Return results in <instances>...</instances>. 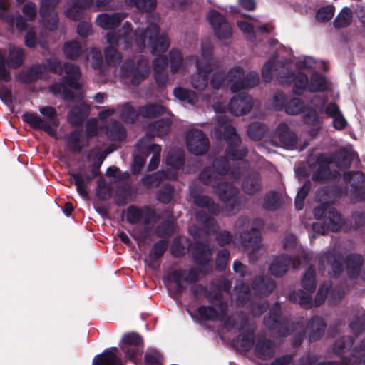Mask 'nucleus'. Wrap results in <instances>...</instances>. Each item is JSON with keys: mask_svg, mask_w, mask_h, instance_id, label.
<instances>
[{"mask_svg": "<svg viewBox=\"0 0 365 365\" xmlns=\"http://www.w3.org/2000/svg\"><path fill=\"white\" fill-rule=\"evenodd\" d=\"M135 43L136 48L139 51L144 49L148 45L151 53L157 56L153 62L155 79L160 85L165 83L167 77L163 75L161 76V73L167 67L168 60L163 54L169 47V39L164 34H159L158 27L155 23H150L145 29H138L135 31Z\"/></svg>", "mask_w": 365, "mask_h": 365, "instance_id": "obj_1", "label": "nucleus"}, {"mask_svg": "<svg viewBox=\"0 0 365 365\" xmlns=\"http://www.w3.org/2000/svg\"><path fill=\"white\" fill-rule=\"evenodd\" d=\"M104 38L110 45L104 50L106 63L113 66L118 65L122 59L121 54L118 51L116 46H122L128 49L133 45L135 46V32H132L131 24L125 21L118 31L107 32Z\"/></svg>", "mask_w": 365, "mask_h": 365, "instance_id": "obj_2", "label": "nucleus"}, {"mask_svg": "<svg viewBox=\"0 0 365 365\" xmlns=\"http://www.w3.org/2000/svg\"><path fill=\"white\" fill-rule=\"evenodd\" d=\"M226 160H220L212 167L205 168L200 175V180L205 184L215 187L216 192L221 201L226 203L235 201L234 198L238 193L237 187L227 182L218 183L222 176L226 173Z\"/></svg>", "mask_w": 365, "mask_h": 365, "instance_id": "obj_3", "label": "nucleus"}, {"mask_svg": "<svg viewBox=\"0 0 365 365\" xmlns=\"http://www.w3.org/2000/svg\"><path fill=\"white\" fill-rule=\"evenodd\" d=\"M301 283L303 289L292 293L290 297L291 299L299 303L304 308H311L314 304L312 293L315 290L316 287L314 268L309 267L306 271L302 277ZM330 287L329 282L324 283L320 286L314 300L316 305H320L324 302Z\"/></svg>", "mask_w": 365, "mask_h": 365, "instance_id": "obj_4", "label": "nucleus"}, {"mask_svg": "<svg viewBox=\"0 0 365 365\" xmlns=\"http://www.w3.org/2000/svg\"><path fill=\"white\" fill-rule=\"evenodd\" d=\"M262 226L263 222L261 220H255L252 222L250 231L246 232L245 231L250 227V222L247 217H240L235 223V230L240 234V243L245 248L250 257L255 252L262 247L259 230Z\"/></svg>", "mask_w": 365, "mask_h": 365, "instance_id": "obj_5", "label": "nucleus"}, {"mask_svg": "<svg viewBox=\"0 0 365 365\" xmlns=\"http://www.w3.org/2000/svg\"><path fill=\"white\" fill-rule=\"evenodd\" d=\"M39 112L43 118L39 117L37 114L26 113L22 115V119L32 128L43 130L51 136L56 137V128L59 125V122L55 108L43 106L39 108Z\"/></svg>", "mask_w": 365, "mask_h": 365, "instance_id": "obj_6", "label": "nucleus"}, {"mask_svg": "<svg viewBox=\"0 0 365 365\" xmlns=\"http://www.w3.org/2000/svg\"><path fill=\"white\" fill-rule=\"evenodd\" d=\"M214 135L217 138H223L228 142L227 155L232 160L241 159L245 155V150H237L236 147L240 143V138L235 129L227 123L224 116L217 118V125L215 128Z\"/></svg>", "mask_w": 365, "mask_h": 365, "instance_id": "obj_7", "label": "nucleus"}, {"mask_svg": "<svg viewBox=\"0 0 365 365\" xmlns=\"http://www.w3.org/2000/svg\"><path fill=\"white\" fill-rule=\"evenodd\" d=\"M226 81L232 92L235 93L257 86L259 76L256 72H250L245 75L240 66H234L227 73Z\"/></svg>", "mask_w": 365, "mask_h": 365, "instance_id": "obj_8", "label": "nucleus"}, {"mask_svg": "<svg viewBox=\"0 0 365 365\" xmlns=\"http://www.w3.org/2000/svg\"><path fill=\"white\" fill-rule=\"evenodd\" d=\"M311 92L324 91L329 89L330 85L326 78L319 73H314L308 84V78L299 73L294 78V93L302 94L306 88Z\"/></svg>", "mask_w": 365, "mask_h": 365, "instance_id": "obj_9", "label": "nucleus"}, {"mask_svg": "<svg viewBox=\"0 0 365 365\" xmlns=\"http://www.w3.org/2000/svg\"><path fill=\"white\" fill-rule=\"evenodd\" d=\"M194 61L196 72L192 75L190 83L198 91L204 90L207 86V76L214 68V63L211 61H199V57L193 55L189 58L187 62Z\"/></svg>", "mask_w": 365, "mask_h": 365, "instance_id": "obj_10", "label": "nucleus"}, {"mask_svg": "<svg viewBox=\"0 0 365 365\" xmlns=\"http://www.w3.org/2000/svg\"><path fill=\"white\" fill-rule=\"evenodd\" d=\"M183 153L180 150L171 151L168 154L166 160L168 165L170 166L175 170L181 168L183 165ZM163 176L164 178L174 179L177 176L176 171L168 173L164 172L155 173L154 175L147 177L145 182L150 185L157 186L160 183V180L163 179Z\"/></svg>", "mask_w": 365, "mask_h": 365, "instance_id": "obj_11", "label": "nucleus"}, {"mask_svg": "<svg viewBox=\"0 0 365 365\" xmlns=\"http://www.w3.org/2000/svg\"><path fill=\"white\" fill-rule=\"evenodd\" d=\"M78 1H73L66 4L64 13L68 18L75 20L80 19L83 9L93 4L103 9H113L109 5L112 0H78Z\"/></svg>", "mask_w": 365, "mask_h": 365, "instance_id": "obj_12", "label": "nucleus"}, {"mask_svg": "<svg viewBox=\"0 0 365 365\" xmlns=\"http://www.w3.org/2000/svg\"><path fill=\"white\" fill-rule=\"evenodd\" d=\"M207 19L212 26L214 34L220 40L231 37L232 30L225 17L215 10H211L207 15Z\"/></svg>", "mask_w": 365, "mask_h": 365, "instance_id": "obj_13", "label": "nucleus"}, {"mask_svg": "<svg viewBox=\"0 0 365 365\" xmlns=\"http://www.w3.org/2000/svg\"><path fill=\"white\" fill-rule=\"evenodd\" d=\"M186 145L190 152L195 155H202L209 148V140L201 130L191 129L186 135Z\"/></svg>", "mask_w": 365, "mask_h": 365, "instance_id": "obj_14", "label": "nucleus"}, {"mask_svg": "<svg viewBox=\"0 0 365 365\" xmlns=\"http://www.w3.org/2000/svg\"><path fill=\"white\" fill-rule=\"evenodd\" d=\"M95 153H96L98 160L96 162V163H97L96 168L93 170V173L92 176H90V175H87L86 173H81V172L78 173H71V177L73 178V179L75 182V185L76 186V190H77L78 193L83 198L88 197V192L86 189V185L90 182L91 179L94 176L96 175V174H97L96 169L101 165V163H103V161L106 157L98 150H96Z\"/></svg>", "mask_w": 365, "mask_h": 365, "instance_id": "obj_15", "label": "nucleus"}, {"mask_svg": "<svg viewBox=\"0 0 365 365\" xmlns=\"http://www.w3.org/2000/svg\"><path fill=\"white\" fill-rule=\"evenodd\" d=\"M59 0H41L40 14L46 28L51 30L54 29L58 22V16L54 9Z\"/></svg>", "mask_w": 365, "mask_h": 365, "instance_id": "obj_16", "label": "nucleus"}, {"mask_svg": "<svg viewBox=\"0 0 365 365\" xmlns=\"http://www.w3.org/2000/svg\"><path fill=\"white\" fill-rule=\"evenodd\" d=\"M289 61H284L282 58L277 59V58H271L267 61L262 71V74L264 79L267 81H269L272 76V73L274 72L277 75L279 76L282 78V83H287L288 81L284 80V76H282L284 70L287 69Z\"/></svg>", "mask_w": 365, "mask_h": 365, "instance_id": "obj_17", "label": "nucleus"}, {"mask_svg": "<svg viewBox=\"0 0 365 365\" xmlns=\"http://www.w3.org/2000/svg\"><path fill=\"white\" fill-rule=\"evenodd\" d=\"M126 12H115L113 14L102 13L96 19V24L103 30H112L127 17Z\"/></svg>", "mask_w": 365, "mask_h": 365, "instance_id": "obj_18", "label": "nucleus"}, {"mask_svg": "<svg viewBox=\"0 0 365 365\" xmlns=\"http://www.w3.org/2000/svg\"><path fill=\"white\" fill-rule=\"evenodd\" d=\"M252 106V100L250 96L243 94L235 96L230 101L229 110L235 115H241L248 112Z\"/></svg>", "mask_w": 365, "mask_h": 365, "instance_id": "obj_19", "label": "nucleus"}, {"mask_svg": "<svg viewBox=\"0 0 365 365\" xmlns=\"http://www.w3.org/2000/svg\"><path fill=\"white\" fill-rule=\"evenodd\" d=\"M192 55L187 56L183 59L182 53L177 49H173L170 51V71L173 73L181 72L185 73L188 71V67L195 63L194 61L187 62V60Z\"/></svg>", "mask_w": 365, "mask_h": 365, "instance_id": "obj_20", "label": "nucleus"}, {"mask_svg": "<svg viewBox=\"0 0 365 365\" xmlns=\"http://www.w3.org/2000/svg\"><path fill=\"white\" fill-rule=\"evenodd\" d=\"M276 134L282 145L287 148H292L297 143V137L289 130L288 126L282 123L277 128Z\"/></svg>", "mask_w": 365, "mask_h": 365, "instance_id": "obj_21", "label": "nucleus"}, {"mask_svg": "<svg viewBox=\"0 0 365 365\" xmlns=\"http://www.w3.org/2000/svg\"><path fill=\"white\" fill-rule=\"evenodd\" d=\"M144 139L141 140L137 145V148L139 151H143L144 148H146L148 153H152V158L148 164V170H155L160 162V157L161 153V147L159 145L153 144L146 146L144 144Z\"/></svg>", "mask_w": 365, "mask_h": 365, "instance_id": "obj_22", "label": "nucleus"}, {"mask_svg": "<svg viewBox=\"0 0 365 365\" xmlns=\"http://www.w3.org/2000/svg\"><path fill=\"white\" fill-rule=\"evenodd\" d=\"M242 187L243 191L248 195H253L259 192L262 188L259 175L255 173L246 176L242 181Z\"/></svg>", "mask_w": 365, "mask_h": 365, "instance_id": "obj_23", "label": "nucleus"}, {"mask_svg": "<svg viewBox=\"0 0 365 365\" xmlns=\"http://www.w3.org/2000/svg\"><path fill=\"white\" fill-rule=\"evenodd\" d=\"M291 264V259L282 255L273 259L269 266V272L274 276H282L287 272Z\"/></svg>", "mask_w": 365, "mask_h": 365, "instance_id": "obj_24", "label": "nucleus"}, {"mask_svg": "<svg viewBox=\"0 0 365 365\" xmlns=\"http://www.w3.org/2000/svg\"><path fill=\"white\" fill-rule=\"evenodd\" d=\"M329 169L327 158L324 155L319 156L317 160V170L312 176L313 180H324L335 177V175L331 174Z\"/></svg>", "mask_w": 365, "mask_h": 365, "instance_id": "obj_25", "label": "nucleus"}, {"mask_svg": "<svg viewBox=\"0 0 365 365\" xmlns=\"http://www.w3.org/2000/svg\"><path fill=\"white\" fill-rule=\"evenodd\" d=\"M63 70L66 73L65 81L68 86L76 90L80 89L81 86L78 82L80 77L79 68L72 63H67L64 64Z\"/></svg>", "mask_w": 365, "mask_h": 365, "instance_id": "obj_26", "label": "nucleus"}, {"mask_svg": "<svg viewBox=\"0 0 365 365\" xmlns=\"http://www.w3.org/2000/svg\"><path fill=\"white\" fill-rule=\"evenodd\" d=\"M173 95L176 98L190 105H195L198 100V95L193 91L182 87H177L173 90Z\"/></svg>", "mask_w": 365, "mask_h": 365, "instance_id": "obj_27", "label": "nucleus"}, {"mask_svg": "<svg viewBox=\"0 0 365 365\" xmlns=\"http://www.w3.org/2000/svg\"><path fill=\"white\" fill-rule=\"evenodd\" d=\"M150 71L149 63L147 60L140 61L137 65L136 69L130 73L131 82L133 84L138 85L145 79Z\"/></svg>", "mask_w": 365, "mask_h": 365, "instance_id": "obj_28", "label": "nucleus"}, {"mask_svg": "<svg viewBox=\"0 0 365 365\" xmlns=\"http://www.w3.org/2000/svg\"><path fill=\"white\" fill-rule=\"evenodd\" d=\"M325 324L322 319L319 317L313 318L309 322L307 327V332L310 340H317L319 339L323 331L324 330Z\"/></svg>", "mask_w": 365, "mask_h": 365, "instance_id": "obj_29", "label": "nucleus"}, {"mask_svg": "<svg viewBox=\"0 0 365 365\" xmlns=\"http://www.w3.org/2000/svg\"><path fill=\"white\" fill-rule=\"evenodd\" d=\"M93 365H121L120 359L111 351L108 350L93 359Z\"/></svg>", "mask_w": 365, "mask_h": 365, "instance_id": "obj_30", "label": "nucleus"}, {"mask_svg": "<svg viewBox=\"0 0 365 365\" xmlns=\"http://www.w3.org/2000/svg\"><path fill=\"white\" fill-rule=\"evenodd\" d=\"M362 258L360 255H351L346 259V271L351 277H356L359 275Z\"/></svg>", "mask_w": 365, "mask_h": 365, "instance_id": "obj_31", "label": "nucleus"}, {"mask_svg": "<svg viewBox=\"0 0 365 365\" xmlns=\"http://www.w3.org/2000/svg\"><path fill=\"white\" fill-rule=\"evenodd\" d=\"M219 309L220 310V312L216 311L211 307H200L198 309L199 314L205 319H220L225 314V307L222 304H220L219 306Z\"/></svg>", "mask_w": 365, "mask_h": 365, "instance_id": "obj_32", "label": "nucleus"}, {"mask_svg": "<svg viewBox=\"0 0 365 365\" xmlns=\"http://www.w3.org/2000/svg\"><path fill=\"white\" fill-rule=\"evenodd\" d=\"M352 21V11L348 7H344L339 13L334 21L335 28H344L351 24Z\"/></svg>", "mask_w": 365, "mask_h": 365, "instance_id": "obj_33", "label": "nucleus"}, {"mask_svg": "<svg viewBox=\"0 0 365 365\" xmlns=\"http://www.w3.org/2000/svg\"><path fill=\"white\" fill-rule=\"evenodd\" d=\"M255 351L257 356L262 359H268L274 354L273 346L269 340L259 341L256 345Z\"/></svg>", "mask_w": 365, "mask_h": 365, "instance_id": "obj_34", "label": "nucleus"}, {"mask_svg": "<svg viewBox=\"0 0 365 365\" xmlns=\"http://www.w3.org/2000/svg\"><path fill=\"white\" fill-rule=\"evenodd\" d=\"M325 223L328 225V229L330 230L338 231L344 224V220L337 212L330 209L328 211Z\"/></svg>", "mask_w": 365, "mask_h": 365, "instance_id": "obj_35", "label": "nucleus"}, {"mask_svg": "<svg viewBox=\"0 0 365 365\" xmlns=\"http://www.w3.org/2000/svg\"><path fill=\"white\" fill-rule=\"evenodd\" d=\"M139 113L144 117H155L165 112V108L161 105L149 104L140 107Z\"/></svg>", "mask_w": 365, "mask_h": 365, "instance_id": "obj_36", "label": "nucleus"}, {"mask_svg": "<svg viewBox=\"0 0 365 365\" xmlns=\"http://www.w3.org/2000/svg\"><path fill=\"white\" fill-rule=\"evenodd\" d=\"M195 204L199 207L207 208V210L213 214L218 212V207L207 196L196 195L194 196Z\"/></svg>", "mask_w": 365, "mask_h": 365, "instance_id": "obj_37", "label": "nucleus"}, {"mask_svg": "<svg viewBox=\"0 0 365 365\" xmlns=\"http://www.w3.org/2000/svg\"><path fill=\"white\" fill-rule=\"evenodd\" d=\"M88 108L84 105L73 108L68 115V120L73 125L81 123L83 118L87 115Z\"/></svg>", "mask_w": 365, "mask_h": 365, "instance_id": "obj_38", "label": "nucleus"}, {"mask_svg": "<svg viewBox=\"0 0 365 365\" xmlns=\"http://www.w3.org/2000/svg\"><path fill=\"white\" fill-rule=\"evenodd\" d=\"M86 144V140L81 132L75 131L68 138V146L73 150H80Z\"/></svg>", "mask_w": 365, "mask_h": 365, "instance_id": "obj_39", "label": "nucleus"}, {"mask_svg": "<svg viewBox=\"0 0 365 365\" xmlns=\"http://www.w3.org/2000/svg\"><path fill=\"white\" fill-rule=\"evenodd\" d=\"M170 125V123L168 120H160L151 125L149 128V131L152 133L153 135L162 136L168 132Z\"/></svg>", "mask_w": 365, "mask_h": 365, "instance_id": "obj_40", "label": "nucleus"}, {"mask_svg": "<svg viewBox=\"0 0 365 365\" xmlns=\"http://www.w3.org/2000/svg\"><path fill=\"white\" fill-rule=\"evenodd\" d=\"M279 304H274L269 313V316L265 318V324L269 329H274L275 328H278L281 325L279 321Z\"/></svg>", "mask_w": 365, "mask_h": 365, "instance_id": "obj_41", "label": "nucleus"}, {"mask_svg": "<svg viewBox=\"0 0 365 365\" xmlns=\"http://www.w3.org/2000/svg\"><path fill=\"white\" fill-rule=\"evenodd\" d=\"M335 9L331 5L319 8L315 14V19L319 22H325L331 20L334 14Z\"/></svg>", "mask_w": 365, "mask_h": 365, "instance_id": "obj_42", "label": "nucleus"}, {"mask_svg": "<svg viewBox=\"0 0 365 365\" xmlns=\"http://www.w3.org/2000/svg\"><path fill=\"white\" fill-rule=\"evenodd\" d=\"M82 51V48L79 43L76 41L67 42L64 46V53L70 58H77Z\"/></svg>", "mask_w": 365, "mask_h": 365, "instance_id": "obj_43", "label": "nucleus"}, {"mask_svg": "<svg viewBox=\"0 0 365 365\" xmlns=\"http://www.w3.org/2000/svg\"><path fill=\"white\" fill-rule=\"evenodd\" d=\"M129 6H135L142 11H148L155 8L156 0H125Z\"/></svg>", "mask_w": 365, "mask_h": 365, "instance_id": "obj_44", "label": "nucleus"}, {"mask_svg": "<svg viewBox=\"0 0 365 365\" xmlns=\"http://www.w3.org/2000/svg\"><path fill=\"white\" fill-rule=\"evenodd\" d=\"M247 19H243L237 21V25L244 35L250 40H253L254 35V26Z\"/></svg>", "mask_w": 365, "mask_h": 365, "instance_id": "obj_45", "label": "nucleus"}, {"mask_svg": "<svg viewBox=\"0 0 365 365\" xmlns=\"http://www.w3.org/2000/svg\"><path fill=\"white\" fill-rule=\"evenodd\" d=\"M23 58V51L21 48L11 49L9 56V64L12 68L20 66Z\"/></svg>", "mask_w": 365, "mask_h": 365, "instance_id": "obj_46", "label": "nucleus"}, {"mask_svg": "<svg viewBox=\"0 0 365 365\" xmlns=\"http://www.w3.org/2000/svg\"><path fill=\"white\" fill-rule=\"evenodd\" d=\"M286 112L288 114L297 115L304 109V104L298 98L292 99L286 106Z\"/></svg>", "mask_w": 365, "mask_h": 365, "instance_id": "obj_47", "label": "nucleus"}, {"mask_svg": "<svg viewBox=\"0 0 365 365\" xmlns=\"http://www.w3.org/2000/svg\"><path fill=\"white\" fill-rule=\"evenodd\" d=\"M248 135L253 140H259L264 134V128L259 123L251 124L247 130Z\"/></svg>", "mask_w": 365, "mask_h": 365, "instance_id": "obj_48", "label": "nucleus"}, {"mask_svg": "<svg viewBox=\"0 0 365 365\" xmlns=\"http://www.w3.org/2000/svg\"><path fill=\"white\" fill-rule=\"evenodd\" d=\"M121 118L125 122H133L137 118V113L129 104H125L122 106Z\"/></svg>", "mask_w": 365, "mask_h": 365, "instance_id": "obj_49", "label": "nucleus"}, {"mask_svg": "<svg viewBox=\"0 0 365 365\" xmlns=\"http://www.w3.org/2000/svg\"><path fill=\"white\" fill-rule=\"evenodd\" d=\"M107 133L114 140H121L125 135L124 128L119 123H115L112 128L107 130Z\"/></svg>", "mask_w": 365, "mask_h": 365, "instance_id": "obj_50", "label": "nucleus"}, {"mask_svg": "<svg viewBox=\"0 0 365 365\" xmlns=\"http://www.w3.org/2000/svg\"><path fill=\"white\" fill-rule=\"evenodd\" d=\"M123 345L127 346H137L142 343L141 337L135 333H130L123 336L122 339Z\"/></svg>", "mask_w": 365, "mask_h": 365, "instance_id": "obj_51", "label": "nucleus"}, {"mask_svg": "<svg viewBox=\"0 0 365 365\" xmlns=\"http://www.w3.org/2000/svg\"><path fill=\"white\" fill-rule=\"evenodd\" d=\"M210 252L209 249L203 246L201 248H197L195 252V259L197 262L203 264L210 260Z\"/></svg>", "mask_w": 365, "mask_h": 365, "instance_id": "obj_52", "label": "nucleus"}, {"mask_svg": "<svg viewBox=\"0 0 365 365\" xmlns=\"http://www.w3.org/2000/svg\"><path fill=\"white\" fill-rule=\"evenodd\" d=\"M169 280L170 282H174L178 289H181L184 286L183 281H187V279L185 277V273L182 271H174L170 276Z\"/></svg>", "mask_w": 365, "mask_h": 365, "instance_id": "obj_53", "label": "nucleus"}, {"mask_svg": "<svg viewBox=\"0 0 365 365\" xmlns=\"http://www.w3.org/2000/svg\"><path fill=\"white\" fill-rule=\"evenodd\" d=\"M212 45L211 42L209 40H205V41H202V44H201V50H200L202 58L201 59L199 58V61H209L210 60L215 64V61L212 59L208 58V57L212 53Z\"/></svg>", "mask_w": 365, "mask_h": 365, "instance_id": "obj_54", "label": "nucleus"}, {"mask_svg": "<svg viewBox=\"0 0 365 365\" xmlns=\"http://www.w3.org/2000/svg\"><path fill=\"white\" fill-rule=\"evenodd\" d=\"M142 217V212L140 209L130 207L127 210L126 218L127 220L132 223L135 224L140 222Z\"/></svg>", "mask_w": 365, "mask_h": 365, "instance_id": "obj_55", "label": "nucleus"}, {"mask_svg": "<svg viewBox=\"0 0 365 365\" xmlns=\"http://www.w3.org/2000/svg\"><path fill=\"white\" fill-rule=\"evenodd\" d=\"M88 61H91V63L93 68L98 67L102 62L101 52L96 48H91L87 56Z\"/></svg>", "mask_w": 365, "mask_h": 365, "instance_id": "obj_56", "label": "nucleus"}, {"mask_svg": "<svg viewBox=\"0 0 365 365\" xmlns=\"http://www.w3.org/2000/svg\"><path fill=\"white\" fill-rule=\"evenodd\" d=\"M280 205L279 197L276 193L267 196L264 200V206L268 210H274Z\"/></svg>", "mask_w": 365, "mask_h": 365, "instance_id": "obj_57", "label": "nucleus"}, {"mask_svg": "<svg viewBox=\"0 0 365 365\" xmlns=\"http://www.w3.org/2000/svg\"><path fill=\"white\" fill-rule=\"evenodd\" d=\"M309 189V183H306L297 192L296 200H295V205H296L297 209H298V210L302 209L304 200L308 193Z\"/></svg>", "mask_w": 365, "mask_h": 365, "instance_id": "obj_58", "label": "nucleus"}, {"mask_svg": "<svg viewBox=\"0 0 365 365\" xmlns=\"http://www.w3.org/2000/svg\"><path fill=\"white\" fill-rule=\"evenodd\" d=\"M145 361L148 365H160V354L155 350H150L145 355Z\"/></svg>", "mask_w": 365, "mask_h": 365, "instance_id": "obj_59", "label": "nucleus"}, {"mask_svg": "<svg viewBox=\"0 0 365 365\" xmlns=\"http://www.w3.org/2000/svg\"><path fill=\"white\" fill-rule=\"evenodd\" d=\"M225 82L227 83L226 76L221 73H215L210 79V85L214 89L220 88Z\"/></svg>", "mask_w": 365, "mask_h": 365, "instance_id": "obj_60", "label": "nucleus"}, {"mask_svg": "<svg viewBox=\"0 0 365 365\" xmlns=\"http://www.w3.org/2000/svg\"><path fill=\"white\" fill-rule=\"evenodd\" d=\"M321 62H317L312 57H306L303 61L299 62L300 68L317 69L320 68Z\"/></svg>", "mask_w": 365, "mask_h": 365, "instance_id": "obj_61", "label": "nucleus"}, {"mask_svg": "<svg viewBox=\"0 0 365 365\" xmlns=\"http://www.w3.org/2000/svg\"><path fill=\"white\" fill-rule=\"evenodd\" d=\"M285 98L282 92L277 91L272 98L271 106L274 109H281L284 104Z\"/></svg>", "mask_w": 365, "mask_h": 365, "instance_id": "obj_62", "label": "nucleus"}, {"mask_svg": "<svg viewBox=\"0 0 365 365\" xmlns=\"http://www.w3.org/2000/svg\"><path fill=\"white\" fill-rule=\"evenodd\" d=\"M96 195L102 199H105L109 196L110 189L104 180H98L96 188Z\"/></svg>", "mask_w": 365, "mask_h": 365, "instance_id": "obj_63", "label": "nucleus"}, {"mask_svg": "<svg viewBox=\"0 0 365 365\" xmlns=\"http://www.w3.org/2000/svg\"><path fill=\"white\" fill-rule=\"evenodd\" d=\"M354 358L353 362L344 361V365H365V349L361 350L360 353L356 351Z\"/></svg>", "mask_w": 365, "mask_h": 365, "instance_id": "obj_64", "label": "nucleus"}]
</instances>
